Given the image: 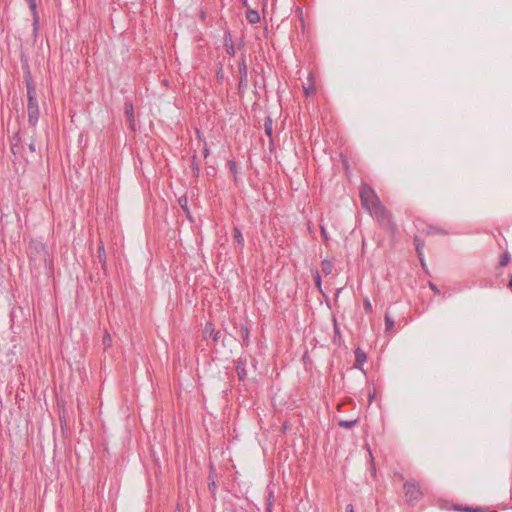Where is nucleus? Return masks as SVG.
<instances>
[{
    "mask_svg": "<svg viewBox=\"0 0 512 512\" xmlns=\"http://www.w3.org/2000/svg\"><path fill=\"white\" fill-rule=\"evenodd\" d=\"M320 231H321V236L323 238V241L325 243H327L329 241V235H328L326 228L322 224H320Z\"/></svg>",
    "mask_w": 512,
    "mask_h": 512,
    "instance_id": "4be33fe9",
    "label": "nucleus"
},
{
    "mask_svg": "<svg viewBox=\"0 0 512 512\" xmlns=\"http://www.w3.org/2000/svg\"><path fill=\"white\" fill-rule=\"evenodd\" d=\"M210 490H215L216 484L215 482H212V484L209 485Z\"/></svg>",
    "mask_w": 512,
    "mask_h": 512,
    "instance_id": "c9c22d12",
    "label": "nucleus"
},
{
    "mask_svg": "<svg viewBox=\"0 0 512 512\" xmlns=\"http://www.w3.org/2000/svg\"><path fill=\"white\" fill-rule=\"evenodd\" d=\"M337 338H341V335H340V330H339V327L337 325V322L336 320L334 319V341L337 340Z\"/></svg>",
    "mask_w": 512,
    "mask_h": 512,
    "instance_id": "393cba45",
    "label": "nucleus"
},
{
    "mask_svg": "<svg viewBox=\"0 0 512 512\" xmlns=\"http://www.w3.org/2000/svg\"><path fill=\"white\" fill-rule=\"evenodd\" d=\"M125 114L130 122V126L134 129V108L132 103L125 104Z\"/></svg>",
    "mask_w": 512,
    "mask_h": 512,
    "instance_id": "1a4fd4ad",
    "label": "nucleus"
},
{
    "mask_svg": "<svg viewBox=\"0 0 512 512\" xmlns=\"http://www.w3.org/2000/svg\"><path fill=\"white\" fill-rule=\"evenodd\" d=\"M29 256H30L31 259L33 258V251L31 249L29 251Z\"/></svg>",
    "mask_w": 512,
    "mask_h": 512,
    "instance_id": "ea45409f",
    "label": "nucleus"
},
{
    "mask_svg": "<svg viewBox=\"0 0 512 512\" xmlns=\"http://www.w3.org/2000/svg\"><path fill=\"white\" fill-rule=\"evenodd\" d=\"M333 268H334V264L332 261L325 259L321 262V271L324 275L331 274L333 271Z\"/></svg>",
    "mask_w": 512,
    "mask_h": 512,
    "instance_id": "9b49d317",
    "label": "nucleus"
},
{
    "mask_svg": "<svg viewBox=\"0 0 512 512\" xmlns=\"http://www.w3.org/2000/svg\"><path fill=\"white\" fill-rule=\"evenodd\" d=\"M234 241L241 247H244V237L241 230L238 227H234Z\"/></svg>",
    "mask_w": 512,
    "mask_h": 512,
    "instance_id": "ddd939ff",
    "label": "nucleus"
},
{
    "mask_svg": "<svg viewBox=\"0 0 512 512\" xmlns=\"http://www.w3.org/2000/svg\"><path fill=\"white\" fill-rule=\"evenodd\" d=\"M304 90H305V93L307 95H309L310 93L314 92V86L313 85H309L308 87H304Z\"/></svg>",
    "mask_w": 512,
    "mask_h": 512,
    "instance_id": "c85d7f7f",
    "label": "nucleus"
},
{
    "mask_svg": "<svg viewBox=\"0 0 512 512\" xmlns=\"http://www.w3.org/2000/svg\"><path fill=\"white\" fill-rule=\"evenodd\" d=\"M364 309H365V311L367 313H371L372 312V304H371V302L368 299L364 300Z\"/></svg>",
    "mask_w": 512,
    "mask_h": 512,
    "instance_id": "bb28decb",
    "label": "nucleus"
},
{
    "mask_svg": "<svg viewBox=\"0 0 512 512\" xmlns=\"http://www.w3.org/2000/svg\"><path fill=\"white\" fill-rule=\"evenodd\" d=\"M203 154H204V157L206 158L208 155H209V150L207 147L204 148L203 150Z\"/></svg>",
    "mask_w": 512,
    "mask_h": 512,
    "instance_id": "72a5a7b5",
    "label": "nucleus"
},
{
    "mask_svg": "<svg viewBox=\"0 0 512 512\" xmlns=\"http://www.w3.org/2000/svg\"><path fill=\"white\" fill-rule=\"evenodd\" d=\"M220 337H221L220 331H216V332L214 331L211 338L213 339L214 342H218Z\"/></svg>",
    "mask_w": 512,
    "mask_h": 512,
    "instance_id": "cd10ccee",
    "label": "nucleus"
},
{
    "mask_svg": "<svg viewBox=\"0 0 512 512\" xmlns=\"http://www.w3.org/2000/svg\"><path fill=\"white\" fill-rule=\"evenodd\" d=\"M239 72V91H244L248 86V70L247 65L244 59L239 63L238 66Z\"/></svg>",
    "mask_w": 512,
    "mask_h": 512,
    "instance_id": "7ed1b4c3",
    "label": "nucleus"
},
{
    "mask_svg": "<svg viewBox=\"0 0 512 512\" xmlns=\"http://www.w3.org/2000/svg\"><path fill=\"white\" fill-rule=\"evenodd\" d=\"M230 169H231V171H235V169H236V165L232 161L230 162Z\"/></svg>",
    "mask_w": 512,
    "mask_h": 512,
    "instance_id": "f704fd0d",
    "label": "nucleus"
},
{
    "mask_svg": "<svg viewBox=\"0 0 512 512\" xmlns=\"http://www.w3.org/2000/svg\"><path fill=\"white\" fill-rule=\"evenodd\" d=\"M457 510L459 511H465V512H485L486 510L482 507H476V508H471V507H463V508H456Z\"/></svg>",
    "mask_w": 512,
    "mask_h": 512,
    "instance_id": "6ab92c4d",
    "label": "nucleus"
},
{
    "mask_svg": "<svg viewBox=\"0 0 512 512\" xmlns=\"http://www.w3.org/2000/svg\"><path fill=\"white\" fill-rule=\"evenodd\" d=\"M354 354H355V367L356 368H361V366L366 362L367 360V356H366V353L360 349V348H357L355 351H354Z\"/></svg>",
    "mask_w": 512,
    "mask_h": 512,
    "instance_id": "423d86ee",
    "label": "nucleus"
},
{
    "mask_svg": "<svg viewBox=\"0 0 512 512\" xmlns=\"http://www.w3.org/2000/svg\"><path fill=\"white\" fill-rule=\"evenodd\" d=\"M345 512H354L353 505L352 504H348L346 506V511Z\"/></svg>",
    "mask_w": 512,
    "mask_h": 512,
    "instance_id": "2f4dec72",
    "label": "nucleus"
},
{
    "mask_svg": "<svg viewBox=\"0 0 512 512\" xmlns=\"http://www.w3.org/2000/svg\"><path fill=\"white\" fill-rule=\"evenodd\" d=\"M214 325L210 322L206 323L203 328V336L205 339L211 338L214 333Z\"/></svg>",
    "mask_w": 512,
    "mask_h": 512,
    "instance_id": "2eb2a0df",
    "label": "nucleus"
},
{
    "mask_svg": "<svg viewBox=\"0 0 512 512\" xmlns=\"http://www.w3.org/2000/svg\"><path fill=\"white\" fill-rule=\"evenodd\" d=\"M218 78H223V75H220V72H217Z\"/></svg>",
    "mask_w": 512,
    "mask_h": 512,
    "instance_id": "a19ab883",
    "label": "nucleus"
},
{
    "mask_svg": "<svg viewBox=\"0 0 512 512\" xmlns=\"http://www.w3.org/2000/svg\"><path fill=\"white\" fill-rule=\"evenodd\" d=\"M264 131L268 137H272L273 133V122L271 117H267L264 121Z\"/></svg>",
    "mask_w": 512,
    "mask_h": 512,
    "instance_id": "4468645a",
    "label": "nucleus"
},
{
    "mask_svg": "<svg viewBox=\"0 0 512 512\" xmlns=\"http://www.w3.org/2000/svg\"><path fill=\"white\" fill-rule=\"evenodd\" d=\"M218 78H223V75H220V72H217Z\"/></svg>",
    "mask_w": 512,
    "mask_h": 512,
    "instance_id": "37998d69",
    "label": "nucleus"
},
{
    "mask_svg": "<svg viewBox=\"0 0 512 512\" xmlns=\"http://www.w3.org/2000/svg\"><path fill=\"white\" fill-rule=\"evenodd\" d=\"M241 335L243 337V345H248L249 330L247 327H242Z\"/></svg>",
    "mask_w": 512,
    "mask_h": 512,
    "instance_id": "412c9836",
    "label": "nucleus"
},
{
    "mask_svg": "<svg viewBox=\"0 0 512 512\" xmlns=\"http://www.w3.org/2000/svg\"><path fill=\"white\" fill-rule=\"evenodd\" d=\"M359 195L362 207L366 209L373 218L382 225H387L390 228L393 227L391 215L382 205L379 197L370 186L363 184L360 188Z\"/></svg>",
    "mask_w": 512,
    "mask_h": 512,
    "instance_id": "f257e3e1",
    "label": "nucleus"
},
{
    "mask_svg": "<svg viewBox=\"0 0 512 512\" xmlns=\"http://www.w3.org/2000/svg\"><path fill=\"white\" fill-rule=\"evenodd\" d=\"M237 374L240 380H243L246 377V369H245V363L242 361H239L236 366Z\"/></svg>",
    "mask_w": 512,
    "mask_h": 512,
    "instance_id": "dca6fc26",
    "label": "nucleus"
},
{
    "mask_svg": "<svg viewBox=\"0 0 512 512\" xmlns=\"http://www.w3.org/2000/svg\"><path fill=\"white\" fill-rule=\"evenodd\" d=\"M267 497H266V506L273 507L274 503V486L268 485L266 489Z\"/></svg>",
    "mask_w": 512,
    "mask_h": 512,
    "instance_id": "f8f14e48",
    "label": "nucleus"
},
{
    "mask_svg": "<svg viewBox=\"0 0 512 512\" xmlns=\"http://www.w3.org/2000/svg\"><path fill=\"white\" fill-rule=\"evenodd\" d=\"M27 98L28 122L30 125L35 126L39 119V107L37 101L36 88L30 81H27Z\"/></svg>",
    "mask_w": 512,
    "mask_h": 512,
    "instance_id": "f03ea898",
    "label": "nucleus"
},
{
    "mask_svg": "<svg viewBox=\"0 0 512 512\" xmlns=\"http://www.w3.org/2000/svg\"><path fill=\"white\" fill-rule=\"evenodd\" d=\"M313 277H314V281H315V285L318 287V288H321V285H322V281H321V276H320V273L319 271H315L314 274H313Z\"/></svg>",
    "mask_w": 512,
    "mask_h": 512,
    "instance_id": "5701e85b",
    "label": "nucleus"
},
{
    "mask_svg": "<svg viewBox=\"0 0 512 512\" xmlns=\"http://www.w3.org/2000/svg\"><path fill=\"white\" fill-rule=\"evenodd\" d=\"M357 422H358L357 419H354V420H340L338 424L342 428L350 429L353 426H355L357 424Z\"/></svg>",
    "mask_w": 512,
    "mask_h": 512,
    "instance_id": "f3484780",
    "label": "nucleus"
},
{
    "mask_svg": "<svg viewBox=\"0 0 512 512\" xmlns=\"http://www.w3.org/2000/svg\"><path fill=\"white\" fill-rule=\"evenodd\" d=\"M29 9L32 14V26H33V32L36 34L39 29V13L37 10V1L28 3Z\"/></svg>",
    "mask_w": 512,
    "mask_h": 512,
    "instance_id": "39448f33",
    "label": "nucleus"
},
{
    "mask_svg": "<svg viewBox=\"0 0 512 512\" xmlns=\"http://www.w3.org/2000/svg\"><path fill=\"white\" fill-rule=\"evenodd\" d=\"M272 508H273V507L266 506V512H272Z\"/></svg>",
    "mask_w": 512,
    "mask_h": 512,
    "instance_id": "4c0bfd02",
    "label": "nucleus"
},
{
    "mask_svg": "<svg viewBox=\"0 0 512 512\" xmlns=\"http://www.w3.org/2000/svg\"><path fill=\"white\" fill-rule=\"evenodd\" d=\"M102 344L104 346V349H107L112 345V337L108 331H105V333H104V336L102 339Z\"/></svg>",
    "mask_w": 512,
    "mask_h": 512,
    "instance_id": "a211bd4d",
    "label": "nucleus"
},
{
    "mask_svg": "<svg viewBox=\"0 0 512 512\" xmlns=\"http://www.w3.org/2000/svg\"><path fill=\"white\" fill-rule=\"evenodd\" d=\"M242 2H243V5H244L245 7H247V6H248L247 0H242Z\"/></svg>",
    "mask_w": 512,
    "mask_h": 512,
    "instance_id": "58836bf2",
    "label": "nucleus"
},
{
    "mask_svg": "<svg viewBox=\"0 0 512 512\" xmlns=\"http://www.w3.org/2000/svg\"><path fill=\"white\" fill-rule=\"evenodd\" d=\"M218 78H223V75H220V72H217Z\"/></svg>",
    "mask_w": 512,
    "mask_h": 512,
    "instance_id": "79ce46f5",
    "label": "nucleus"
},
{
    "mask_svg": "<svg viewBox=\"0 0 512 512\" xmlns=\"http://www.w3.org/2000/svg\"><path fill=\"white\" fill-rule=\"evenodd\" d=\"M98 253H99V257H100V258H101V256H102V254H105V249H104V246H103V245H100V246H99Z\"/></svg>",
    "mask_w": 512,
    "mask_h": 512,
    "instance_id": "c756f323",
    "label": "nucleus"
},
{
    "mask_svg": "<svg viewBox=\"0 0 512 512\" xmlns=\"http://www.w3.org/2000/svg\"><path fill=\"white\" fill-rule=\"evenodd\" d=\"M404 492H405L406 498L410 502L417 501L421 496V491H420L419 487L416 484L410 483V482H406L404 484Z\"/></svg>",
    "mask_w": 512,
    "mask_h": 512,
    "instance_id": "20e7f679",
    "label": "nucleus"
},
{
    "mask_svg": "<svg viewBox=\"0 0 512 512\" xmlns=\"http://www.w3.org/2000/svg\"><path fill=\"white\" fill-rule=\"evenodd\" d=\"M441 230H436V229H433V228H430L429 231H428V234H431V233H440Z\"/></svg>",
    "mask_w": 512,
    "mask_h": 512,
    "instance_id": "473e14b6",
    "label": "nucleus"
},
{
    "mask_svg": "<svg viewBox=\"0 0 512 512\" xmlns=\"http://www.w3.org/2000/svg\"><path fill=\"white\" fill-rule=\"evenodd\" d=\"M510 260V256L508 253H504L502 256H501V259H500V265L501 266H506L507 263L509 262Z\"/></svg>",
    "mask_w": 512,
    "mask_h": 512,
    "instance_id": "b1692460",
    "label": "nucleus"
},
{
    "mask_svg": "<svg viewBox=\"0 0 512 512\" xmlns=\"http://www.w3.org/2000/svg\"><path fill=\"white\" fill-rule=\"evenodd\" d=\"M224 44H225L226 52L229 55L234 56L235 55V48H234V44H233L230 32H226L225 33Z\"/></svg>",
    "mask_w": 512,
    "mask_h": 512,
    "instance_id": "6e6552de",
    "label": "nucleus"
},
{
    "mask_svg": "<svg viewBox=\"0 0 512 512\" xmlns=\"http://www.w3.org/2000/svg\"><path fill=\"white\" fill-rule=\"evenodd\" d=\"M38 248L43 251V253H44V261L46 262V256L48 255L46 247L43 244H41V243H37L36 246H35V249H38Z\"/></svg>",
    "mask_w": 512,
    "mask_h": 512,
    "instance_id": "a878e982",
    "label": "nucleus"
},
{
    "mask_svg": "<svg viewBox=\"0 0 512 512\" xmlns=\"http://www.w3.org/2000/svg\"><path fill=\"white\" fill-rule=\"evenodd\" d=\"M29 149H30L31 152H35L36 146H35V143L33 141L29 144Z\"/></svg>",
    "mask_w": 512,
    "mask_h": 512,
    "instance_id": "7c9ffc66",
    "label": "nucleus"
},
{
    "mask_svg": "<svg viewBox=\"0 0 512 512\" xmlns=\"http://www.w3.org/2000/svg\"><path fill=\"white\" fill-rule=\"evenodd\" d=\"M414 242L416 245V252H417L418 258L421 262L422 267L424 268L425 267L424 254H423L424 242L418 237H415Z\"/></svg>",
    "mask_w": 512,
    "mask_h": 512,
    "instance_id": "0eeeda50",
    "label": "nucleus"
},
{
    "mask_svg": "<svg viewBox=\"0 0 512 512\" xmlns=\"http://www.w3.org/2000/svg\"><path fill=\"white\" fill-rule=\"evenodd\" d=\"M385 326L387 331L392 330L394 327V321L388 314L385 315Z\"/></svg>",
    "mask_w": 512,
    "mask_h": 512,
    "instance_id": "aec40b11",
    "label": "nucleus"
},
{
    "mask_svg": "<svg viewBox=\"0 0 512 512\" xmlns=\"http://www.w3.org/2000/svg\"><path fill=\"white\" fill-rule=\"evenodd\" d=\"M509 288L512 290V275L510 276V280H509Z\"/></svg>",
    "mask_w": 512,
    "mask_h": 512,
    "instance_id": "e433bc0d",
    "label": "nucleus"
},
{
    "mask_svg": "<svg viewBox=\"0 0 512 512\" xmlns=\"http://www.w3.org/2000/svg\"><path fill=\"white\" fill-rule=\"evenodd\" d=\"M246 18L249 23L256 24L260 21V15L258 11L249 9L246 13Z\"/></svg>",
    "mask_w": 512,
    "mask_h": 512,
    "instance_id": "9d476101",
    "label": "nucleus"
}]
</instances>
